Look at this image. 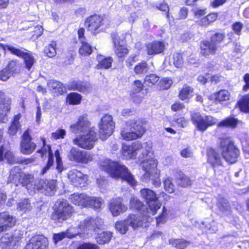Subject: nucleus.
I'll return each mask as SVG.
<instances>
[{"label": "nucleus", "instance_id": "1", "mask_svg": "<svg viewBox=\"0 0 249 249\" xmlns=\"http://www.w3.org/2000/svg\"><path fill=\"white\" fill-rule=\"evenodd\" d=\"M70 129L75 134L83 133L73 140V144L81 148L91 149L94 147L95 142L98 140L95 129L90 127V123L84 116L80 117L76 124L71 125Z\"/></svg>", "mask_w": 249, "mask_h": 249}, {"label": "nucleus", "instance_id": "2", "mask_svg": "<svg viewBox=\"0 0 249 249\" xmlns=\"http://www.w3.org/2000/svg\"><path fill=\"white\" fill-rule=\"evenodd\" d=\"M102 167L112 178H122L132 186L136 185L137 181L134 176L124 165L107 160Z\"/></svg>", "mask_w": 249, "mask_h": 249}, {"label": "nucleus", "instance_id": "3", "mask_svg": "<svg viewBox=\"0 0 249 249\" xmlns=\"http://www.w3.org/2000/svg\"><path fill=\"white\" fill-rule=\"evenodd\" d=\"M158 161L154 158L144 160L141 164L142 169L145 171L144 178L151 180L156 187L161 184L160 170L157 168Z\"/></svg>", "mask_w": 249, "mask_h": 249}, {"label": "nucleus", "instance_id": "4", "mask_svg": "<svg viewBox=\"0 0 249 249\" xmlns=\"http://www.w3.org/2000/svg\"><path fill=\"white\" fill-rule=\"evenodd\" d=\"M144 128L136 120L128 121L121 132L123 140L132 141L141 138L145 132Z\"/></svg>", "mask_w": 249, "mask_h": 249}, {"label": "nucleus", "instance_id": "5", "mask_svg": "<svg viewBox=\"0 0 249 249\" xmlns=\"http://www.w3.org/2000/svg\"><path fill=\"white\" fill-rule=\"evenodd\" d=\"M73 211L72 207L66 200H59L54 204L52 219L56 222L62 223L71 217Z\"/></svg>", "mask_w": 249, "mask_h": 249}, {"label": "nucleus", "instance_id": "6", "mask_svg": "<svg viewBox=\"0 0 249 249\" xmlns=\"http://www.w3.org/2000/svg\"><path fill=\"white\" fill-rule=\"evenodd\" d=\"M219 148L223 159L227 162L233 163L237 160L239 151L229 138L220 139Z\"/></svg>", "mask_w": 249, "mask_h": 249}, {"label": "nucleus", "instance_id": "7", "mask_svg": "<svg viewBox=\"0 0 249 249\" xmlns=\"http://www.w3.org/2000/svg\"><path fill=\"white\" fill-rule=\"evenodd\" d=\"M140 194L147 205L145 215L149 217L154 215L161 207L160 203L158 201L159 198L157 195L152 190L146 188L141 190Z\"/></svg>", "mask_w": 249, "mask_h": 249}, {"label": "nucleus", "instance_id": "8", "mask_svg": "<svg viewBox=\"0 0 249 249\" xmlns=\"http://www.w3.org/2000/svg\"><path fill=\"white\" fill-rule=\"evenodd\" d=\"M191 120L197 128L201 131L206 130L208 127L214 125L217 122V120L212 116H206L204 118L196 112L191 113Z\"/></svg>", "mask_w": 249, "mask_h": 249}, {"label": "nucleus", "instance_id": "9", "mask_svg": "<svg viewBox=\"0 0 249 249\" xmlns=\"http://www.w3.org/2000/svg\"><path fill=\"white\" fill-rule=\"evenodd\" d=\"M99 127L100 138L104 141L112 134L115 128V123L113 121L112 117L110 115L106 114L101 118Z\"/></svg>", "mask_w": 249, "mask_h": 249}, {"label": "nucleus", "instance_id": "10", "mask_svg": "<svg viewBox=\"0 0 249 249\" xmlns=\"http://www.w3.org/2000/svg\"><path fill=\"white\" fill-rule=\"evenodd\" d=\"M103 224L101 218L98 217L88 218L81 222L79 225V229L83 233L89 234L94 231L96 228H99Z\"/></svg>", "mask_w": 249, "mask_h": 249}, {"label": "nucleus", "instance_id": "11", "mask_svg": "<svg viewBox=\"0 0 249 249\" xmlns=\"http://www.w3.org/2000/svg\"><path fill=\"white\" fill-rule=\"evenodd\" d=\"M48 241L42 235L33 236L26 244L24 249H48Z\"/></svg>", "mask_w": 249, "mask_h": 249}, {"label": "nucleus", "instance_id": "12", "mask_svg": "<svg viewBox=\"0 0 249 249\" xmlns=\"http://www.w3.org/2000/svg\"><path fill=\"white\" fill-rule=\"evenodd\" d=\"M146 211L143 212L142 217L139 215L130 214L126 218V222L129 226L131 227L132 229H135L138 227L143 226V224L150 222L151 221V216L150 217L146 216Z\"/></svg>", "mask_w": 249, "mask_h": 249}, {"label": "nucleus", "instance_id": "13", "mask_svg": "<svg viewBox=\"0 0 249 249\" xmlns=\"http://www.w3.org/2000/svg\"><path fill=\"white\" fill-rule=\"evenodd\" d=\"M69 179L73 185L83 187L85 186L88 181V177L80 171L74 169L71 170L68 174Z\"/></svg>", "mask_w": 249, "mask_h": 249}, {"label": "nucleus", "instance_id": "14", "mask_svg": "<svg viewBox=\"0 0 249 249\" xmlns=\"http://www.w3.org/2000/svg\"><path fill=\"white\" fill-rule=\"evenodd\" d=\"M37 190L46 195H51L56 190V181L55 180L37 179Z\"/></svg>", "mask_w": 249, "mask_h": 249}, {"label": "nucleus", "instance_id": "15", "mask_svg": "<svg viewBox=\"0 0 249 249\" xmlns=\"http://www.w3.org/2000/svg\"><path fill=\"white\" fill-rule=\"evenodd\" d=\"M32 138L28 130L22 135V140L20 143V151L24 154H31L36 149V144L31 142Z\"/></svg>", "mask_w": 249, "mask_h": 249}, {"label": "nucleus", "instance_id": "16", "mask_svg": "<svg viewBox=\"0 0 249 249\" xmlns=\"http://www.w3.org/2000/svg\"><path fill=\"white\" fill-rule=\"evenodd\" d=\"M16 219L8 213H0V233L4 231L15 225Z\"/></svg>", "mask_w": 249, "mask_h": 249}, {"label": "nucleus", "instance_id": "17", "mask_svg": "<svg viewBox=\"0 0 249 249\" xmlns=\"http://www.w3.org/2000/svg\"><path fill=\"white\" fill-rule=\"evenodd\" d=\"M11 101L5 97L2 92H0V123L7 121V114L10 109Z\"/></svg>", "mask_w": 249, "mask_h": 249}, {"label": "nucleus", "instance_id": "18", "mask_svg": "<svg viewBox=\"0 0 249 249\" xmlns=\"http://www.w3.org/2000/svg\"><path fill=\"white\" fill-rule=\"evenodd\" d=\"M109 209L113 216H117L125 212L127 207L123 204L120 198L111 200L109 204Z\"/></svg>", "mask_w": 249, "mask_h": 249}, {"label": "nucleus", "instance_id": "19", "mask_svg": "<svg viewBox=\"0 0 249 249\" xmlns=\"http://www.w3.org/2000/svg\"><path fill=\"white\" fill-rule=\"evenodd\" d=\"M102 22L103 18L100 16L95 15L87 19L85 25L89 31L95 34L102 24Z\"/></svg>", "mask_w": 249, "mask_h": 249}, {"label": "nucleus", "instance_id": "20", "mask_svg": "<svg viewBox=\"0 0 249 249\" xmlns=\"http://www.w3.org/2000/svg\"><path fill=\"white\" fill-rule=\"evenodd\" d=\"M37 180H35L34 176L31 174H22L21 183L25 186L29 193H35L37 190Z\"/></svg>", "mask_w": 249, "mask_h": 249}, {"label": "nucleus", "instance_id": "21", "mask_svg": "<svg viewBox=\"0 0 249 249\" xmlns=\"http://www.w3.org/2000/svg\"><path fill=\"white\" fill-rule=\"evenodd\" d=\"M207 161L213 168L222 165L223 158L221 154L214 149L210 148L207 151Z\"/></svg>", "mask_w": 249, "mask_h": 249}, {"label": "nucleus", "instance_id": "22", "mask_svg": "<svg viewBox=\"0 0 249 249\" xmlns=\"http://www.w3.org/2000/svg\"><path fill=\"white\" fill-rule=\"evenodd\" d=\"M140 142H136L131 145H123L122 154L125 159H131L135 157L140 147Z\"/></svg>", "mask_w": 249, "mask_h": 249}, {"label": "nucleus", "instance_id": "23", "mask_svg": "<svg viewBox=\"0 0 249 249\" xmlns=\"http://www.w3.org/2000/svg\"><path fill=\"white\" fill-rule=\"evenodd\" d=\"M164 48L165 45L163 42L155 41L146 45V51L149 55L156 54L162 52Z\"/></svg>", "mask_w": 249, "mask_h": 249}, {"label": "nucleus", "instance_id": "24", "mask_svg": "<svg viewBox=\"0 0 249 249\" xmlns=\"http://www.w3.org/2000/svg\"><path fill=\"white\" fill-rule=\"evenodd\" d=\"M89 196L85 194H73L70 197L71 201L76 205L88 207Z\"/></svg>", "mask_w": 249, "mask_h": 249}, {"label": "nucleus", "instance_id": "25", "mask_svg": "<svg viewBox=\"0 0 249 249\" xmlns=\"http://www.w3.org/2000/svg\"><path fill=\"white\" fill-rule=\"evenodd\" d=\"M38 153H41L42 155L48 154L49 158L47 165L42 170L40 174L44 175L49 170L53 164V155L51 147L49 145L44 146L42 150L37 151Z\"/></svg>", "mask_w": 249, "mask_h": 249}, {"label": "nucleus", "instance_id": "26", "mask_svg": "<svg viewBox=\"0 0 249 249\" xmlns=\"http://www.w3.org/2000/svg\"><path fill=\"white\" fill-rule=\"evenodd\" d=\"M200 53L204 56H207L215 53L217 48L215 44L212 42L211 40H203L200 43Z\"/></svg>", "mask_w": 249, "mask_h": 249}, {"label": "nucleus", "instance_id": "27", "mask_svg": "<svg viewBox=\"0 0 249 249\" xmlns=\"http://www.w3.org/2000/svg\"><path fill=\"white\" fill-rule=\"evenodd\" d=\"M71 89L85 93L89 92L92 90V87L89 83L80 81H73L71 84Z\"/></svg>", "mask_w": 249, "mask_h": 249}, {"label": "nucleus", "instance_id": "28", "mask_svg": "<svg viewBox=\"0 0 249 249\" xmlns=\"http://www.w3.org/2000/svg\"><path fill=\"white\" fill-rule=\"evenodd\" d=\"M98 64L96 68L98 69H108L112 66L113 59L111 57H106L102 55H98L96 57Z\"/></svg>", "mask_w": 249, "mask_h": 249}, {"label": "nucleus", "instance_id": "29", "mask_svg": "<svg viewBox=\"0 0 249 249\" xmlns=\"http://www.w3.org/2000/svg\"><path fill=\"white\" fill-rule=\"evenodd\" d=\"M140 145L138 150V152L141 151L142 153L140 158H143L145 160L153 158V151L151 142H146L142 144L140 143Z\"/></svg>", "mask_w": 249, "mask_h": 249}, {"label": "nucleus", "instance_id": "30", "mask_svg": "<svg viewBox=\"0 0 249 249\" xmlns=\"http://www.w3.org/2000/svg\"><path fill=\"white\" fill-rule=\"evenodd\" d=\"M112 39L115 47V52L116 55L119 57H124L128 53V50L126 48L124 47L123 44L119 41L118 37L114 35L112 36Z\"/></svg>", "mask_w": 249, "mask_h": 249}, {"label": "nucleus", "instance_id": "31", "mask_svg": "<svg viewBox=\"0 0 249 249\" xmlns=\"http://www.w3.org/2000/svg\"><path fill=\"white\" fill-rule=\"evenodd\" d=\"M143 84L139 80L135 81L134 84L131 96L133 99V101L136 103H139L142 101V96H137V94L143 89Z\"/></svg>", "mask_w": 249, "mask_h": 249}, {"label": "nucleus", "instance_id": "32", "mask_svg": "<svg viewBox=\"0 0 249 249\" xmlns=\"http://www.w3.org/2000/svg\"><path fill=\"white\" fill-rule=\"evenodd\" d=\"M22 177V174L20 172V169L18 166L14 167L10 171L8 178V181L17 183L20 180Z\"/></svg>", "mask_w": 249, "mask_h": 249}, {"label": "nucleus", "instance_id": "33", "mask_svg": "<svg viewBox=\"0 0 249 249\" xmlns=\"http://www.w3.org/2000/svg\"><path fill=\"white\" fill-rule=\"evenodd\" d=\"M83 151L72 147L68 153V157L71 161L80 162Z\"/></svg>", "mask_w": 249, "mask_h": 249}, {"label": "nucleus", "instance_id": "34", "mask_svg": "<svg viewBox=\"0 0 249 249\" xmlns=\"http://www.w3.org/2000/svg\"><path fill=\"white\" fill-rule=\"evenodd\" d=\"M215 100L220 103L223 101H227L230 100L231 94L230 92L225 89L218 91L214 94Z\"/></svg>", "mask_w": 249, "mask_h": 249}, {"label": "nucleus", "instance_id": "35", "mask_svg": "<svg viewBox=\"0 0 249 249\" xmlns=\"http://www.w3.org/2000/svg\"><path fill=\"white\" fill-rule=\"evenodd\" d=\"M47 85L50 90H52L59 94L62 93L63 91V87L62 84L60 82L57 81L51 80L48 81Z\"/></svg>", "mask_w": 249, "mask_h": 249}, {"label": "nucleus", "instance_id": "36", "mask_svg": "<svg viewBox=\"0 0 249 249\" xmlns=\"http://www.w3.org/2000/svg\"><path fill=\"white\" fill-rule=\"evenodd\" d=\"M17 209L23 213H28L32 210V206L28 199L21 200L18 204Z\"/></svg>", "mask_w": 249, "mask_h": 249}, {"label": "nucleus", "instance_id": "37", "mask_svg": "<svg viewBox=\"0 0 249 249\" xmlns=\"http://www.w3.org/2000/svg\"><path fill=\"white\" fill-rule=\"evenodd\" d=\"M112 237V233L108 231H103L99 233L96 238L97 242L101 245L108 243Z\"/></svg>", "mask_w": 249, "mask_h": 249}, {"label": "nucleus", "instance_id": "38", "mask_svg": "<svg viewBox=\"0 0 249 249\" xmlns=\"http://www.w3.org/2000/svg\"><path fill=\"white\" fill-rule=\"evenodd\" d=\"M238 120L233 117H228L218 124V127H236Z\"/></svg>", "mask_w": 249, "mask_h": 249}, {"label": "nucleus", "instance_id": "39", "mask_svg": "<svg viewBox=\"0 0 249 249\" xmlns=\"http://www.w3.org/2000/svg\"><path fill=\"white\" fill-rule=\"evenodd\" d=\"M104 203V200L100 197L89 196L88 207H91L96 210L100 209Z\"/></svg>", "mask_w": 249, "mask_h": 249}, {"label": "nucleus", "instance_id": "40", "mask_svg": "<svg viewBox=\"0 0 249 249\" xmlns=\"http://www.w3.org/2000/svg\"><path fill=\"white\" fill-rule=\"evenodd\" d=\"M149 67L145 61H142L138 63L134 68V72L136 74H143L149 71Z\"/></svg>", "mask_w": 249, "mask_h": 249}, {"label": "nucleus", "instance_id": "41", "mask_svg": "<svg viewBox=\"0 0 249 249\" xmlns=\"http://www.w3.org/2000/svg\"><path fill=\"white\" fill-rule=\"evenodd\" d=\"M20 114H18L15 116L14 120L9 127L8 133L12 135H14L17 133L18 129L20 127L19 120L20 119Z\"/></svg>", "mask_w": 249, "mask_h": 249}, {"label": "nucleus", "instance_id": "42", "mask_svg": "<svg viewBox=\"0 0 249 249\" xmlns=\"http://www.w3.org/2000/svg\"><path fill=\"white\" fill-rule=\"evenodd\" d=\"M2 154L4 156V159H5L9 163H13L16 162V160L13 153L11 151L9 147L7 146L2 145Z\"/></svg>", "mask_w": 249, "mask_h": 249}, {"label": "nucleus", "instance_id": "43", "mask_svg": "<svg viewBox=\"0 0 249 249\" xmlns=\"http://www.w3.org/2000/svg\"><path fill=\"white\" fill-rule=\"evenodd\" d=\"M56 43L52 41L51 43L45 47L44 52L49 57H53L56 54Z\"/></svg>", "mask_w": 249, "mask_h": 249}, {"label": "nucleus", "instance_id": "44", "mask_svg": "<svg viewBox=\"0 0 249 249\" xmlns=\"http://www.w3.org/2000/svg\"><path fill=\"white\" fill-rule=\"evenodd\" d=\"M81 99L82 96L80 94L72 92L68 95L67 101L70 104L78 105L80 104Z\"/></svg>", "mask_w": 249, "mask_h": 249}, {"label": "nucleus", "instance_id": "45", "mask_svg": "<svg viewBox=\"0 0 249 249\" xmlns=\"http://www.w3.org/2000/svg\"><path fill=\"white\" fill-rule=\"evenodd\" d=\"M129 226L126 220L118 221L115 224V228L121 234H124L128 230Z\"/></svg>", "mask_w": 249, "mask_h": 249}, {"label": "nucleus", "instance_id": "46", "mask_svg": "<svg viewBox=\"0 0 249 249\" xmlns=\"http://www.w3.org/2000/svg\"><path fill=\"white\" fill-rule=\"evenodd\" d=\"M81 46L79 49V54L81 55H89L92 53L91 47L85 41L81 40Z\"/></svg>", "mask_w": 249, "mask_h": 249}, {"label": "nucleus", "instance_id": "47", "mask_svg": "<svg viewBox=\"0 0 249 249\" xmlns=\"http://www.w3.org/2000/svg\"><path fill=\"white\" fill-rule=\"evenodd\" d=\"M160 80V77L155 74L147 75L144 78V83L148 86L155 85Z\"/></svg>", "mask_w": 249, "mask_h": 249}, {"label": "nucleus", "instance_id": "48", "mask_svg": "<svg viewBox=\"0 0 249 249\" xmlns=\"http://www.w3.org/2000/svg\"><path fill=\"white\" fill-rule=\"evenodd\" d=\"M218 206L222 212L228 211L230 209V206L228 200L221 196H219L218 199Z\"/></svg>", "mask_w": 249, "mask_h": 249}, {"label": "nucleus", "instance_id": "49", "mask_svg": "<svg viewBox=\"0 0 249 249\" xmlns=\"http://www.w3.org/2000/svg\"><path fill=\"white\" fill-rule=\"evenodd\" d=\"M5 50L10 51L13 54L16 55L18 57H22L24 56L25 53L23 51L11 45H6L4 47Z\"/></svg>", "mask_w": 249, "mask_h": 249}, {"label": "nucleus", "instance_id": "50", "mask_svg": "<svg viewBox=\"0 0 249 249\" xmlns=\"http://www.w3.org/2000/svg\"><path fill=\"white\" fill-rule=\"evenodd\" d=\"M130 204L132 208L137 210H141L142 208L146 210V208L143 205V203L136 197H132L130 201Z\"/></svg>", "mask_w": 249, "mask_h": 249}, {"label": "nucleus", "instance_id": "51", "mask_svg": "<svg viewBox=\"0 0 249 249\" xmlns=\"http://www.w3.org/2000/svg\"><path fill=\"white\" fill-rule=\"evenodd\" d=\"M6 68L8 69V71L11 72L12 75H13L19 71L20 67L16 60H11L9 62Z\"/></svg>", "mask_w": 249, "mask_h": 249}, {"label": "nucleus", "instance_id": "52", "mask_svg": "<svg viewBox=\"0 0 249 249\" xmlns=\"http://www.w3.org/2000/svg\"><path fill=\"white\" fill-rule=\"evenodd\" d=\"M22 58L24 59V62L26 65L27 69L29 70L31 68L36 60L34 57L29 53H25Z\"/></svg>", "mask_w": 249, "mask_h": 249}, {"label": "nucleus", "instance_id": "53", "mask_svg": "<svg viewBox=\"0 0 249 249\" xmlns=\"http://www.w3.org/2000/svg\"><path fill=\"white\" fill-rule=\"evenodd\" d=\"M172 84L173 81L172 79L166 77L160 79L159 83V86L161 89H167L172 86Z\"/></svg>", "mask_w": 249, "mask_h": 249}, {"label": "nucleus", "instance_id": "54", "mask_svg": "<svg viewBox=\"0 0 249 249\" xmlns=\"http://www.w3.org/2000/svg\"><path fill=\"white\" fill-rule=\"evenodd\" d=\"M65 232L67 235V237L72 238L74 237L79 233H82V231H81V230L79 229V226L77 228L73 227H71Z\"/></svg>", "mask_w": 249, "mask_h": 249}, {"label": "nucleus", "instance_id": "55", "mask_svg": "<svg viewBox=\"0 0 249 249\" xmlns=\"http://www.w3.org/2000/svg\"><path fill=\"white\" fill-rule=\"evenodd\" d=\"M169 243L178 249H184L186 247V242L180 239H170Z\"/></svg>", "mask_w": 249, "mask_h": 249}, {"label": "nucleus", "instance_id": "56", "mask_svg": "<svg viewBox=\"0 0 249 249\" xmlns=\"http://www.w3.org/2000/svg\"><path fill=\"white\" fill-rule=\"evenodd\" d=\"M173 64L177 68L181 67L183 64L182 55L179 53H175L173 55Z\"/></svg>", "mask_w": 249, "mask_h": 249}, {"label": "nucleus", "instance_id": "57", "mask_svg": "<svg viewBox=\"0 0 249 249\" xmlns=\"http://www.w3.org/2000/svg\"><path fill=\"white\" fill-rule=\"evenodd\" d=\"M234 177L236 178L235 181L236 183L240 184L241 183H243L245 179V173L241 169H240L238 171L235 172Z\"/></svg>", "mask_w": 249, "mask_h": 249}, {"label": "nucleus", "instance_id": "58", "mask_svg": "<svg viewBox=\"0 0 249 249\" xmlns=\"http://www.w3.org/2000/svg\"><path fill=\"white\" fill-rule=\"evenodd\" d=\"M54 156L56 159V169L59 172H61L64 169L63 162L60 156V153L58 150H56L54 153Z\"/></svg>", "mask_w": 249, "mask_h": 249}, {"label": "nucleus", "instance_id": "59", "mask_svg": "<svg viewBox=\"0 0 249 249\" xmlns=\"http://www.w3.org/2000/svg\"><path fill=\"white\" fill-rule=\"evenodd\" d=\"M225 36L222 33H217L211 36V40L213 43L215 44L217 47V45L221 43L224 39Z\"/></svg>", "mask_w": 249, "mask_h": 249}, {"label": "nucleus", "instance_id": "60", "mask_svg": "<svg viewBox=\"0 0 249 249\" xmlns=\"http://www.w3.org/2000/svg\"><path fill=\"white\" fill-rule=\"evenodd\" d=\"M93 160V155L89 153L86 151H83L81 160H80L81 163H88L92 161Z\"/></svg>", "mask_w": 249, "mask_h": 249}, {"label": "nucleus", "instance_id": "61", "mask_svg": "<svg viewBox=\"0 0 249 249\" xmlns=\"http://www.w3.org/2000/svg\"><path fill=\"white\" fill-rule=\"evenodd\" d=\"M165 190L169 193H172L174 191V185L172 183L171 179L167 178L163 181Z\"/></svg>", "mask_w": 249, "mask_h": 249}, {"label": "nucleus", "instance_id": "62", "mask_svg": "<svg viewBox=\"0 0 249 249\" xmlns=\"http://www.w3.org/2000/svg\"><path fill=\"white\" fill-rule=\"evenodd\" d=\"M66 131L63 129H57L55 132L52 133V137L54 140L63 139L66 135Z\"/></svg>", "mask_w": 249, "mask_h": 249}, {"label": "nucleus", "instance_id": "63", "mask_svg": "<svg viewBox=\"0 0 249 249\" xmlns=\"http://www.w3.org/2000/svg\"><path fill=\"white\" fill-rule=\"evenodd\" d=\"M11 72L8 71L6 68L0 71V79L6 81L12 76Z\"/></svg>", "mask_w": 249, "mask_h": 249}, {"label": "nucleus", "instance_id": "64", "mask_svg": "<svg viewBox=\"0 0 249 249\" xmlns=\"http://www.w3.org/2000/svg\"><path fill=\"white\" fill-rule=\"evenodd\" d=\"M76 249H99L98 246L91 243H83L77 247Z\"/></svg>", "mask_w": 249, "mask_h": 249}]
</instances>
